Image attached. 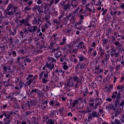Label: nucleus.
Masks as SVG:
<instances>
[{"mask_svg": "<svg viewBox=\"0 0 124 124\" xmlns=\"http://www.w3.org/2000/svg\"><path fill=\"white\" fill-rule=\"evenodd\" d=\"M15 84L16 86L15 87L16 90L22 89L24 86H26V85H25V82L22 81V79H20L19 77H16L15 78Z\"/></svg>", "mask_w": 124, "mask_h": 124, "instance_id": "nucleus-1", "label": "nucleus"}, {"mask_svg": "<svg viewBox=\"0 0 124 124\" xmlns=\"http://www.w3.org/2000/svg\"><path fill=\"white\" fill-rule=\"evenodd\" d=\"M62 9H63L64 11H66V12L70 11V9H71L70 0H65L63 1V3L62 4Z\"/></svg>", "mask_w": 124, "mask_h": 124, "instance_id": "nucleus-2", "label": "nucleus"}, {"mask_svg": "<svg viewBox=\"0 0 124 124\" xmlns=\"http://www.w3.org/2000/svg\"><path fill=\"white\" fill-rule=\"evenodd\" d=\"M28 27L27 28L24 29V32L26 34H28L29 32H31V33L35 32L38 29L37 26H32L31 24H29V26H28Z\"/></svg>", "mask_w": 124, "mask_h": 124, "instance_id": "nucleus-3", "label": "nucleus"}, {"mask_svg": "<svg viewBox=\"0 0 124 124\" xmlns=\"http://www.w3.org/2000/svg\"><path fill=\"white\" fill-rule=\"evenodd\" d=\"M37 94L38 96H41L42 95V91L36 88H31V91L30 92V94L32 96L33 95H35V94Z\"/></svg>", "mask_w": 124, "mask_h": 124, "instance_id": "nucleus-4", "label": "nucleus"}, {"mask_svg": "<svg viewBox=\"0 0 124 124\" xmlns=\"http://www.w3.org/2000/svg\"><path fill=\"white\" fill-rule=\"evenodd\" d=\"M110 55L111 58H113V57H115V58H119V57H120L121 55V52L120 51L117 52L116 49L111 47L110 49Z\"/></svg>", "mask_w": 124, "mask_h": 124, "instance_id": "nucleus-5", "label": "nucleus"}, {"mask_svg": "<svg viewBox=\"0 0 124 124\" xmlns=\"http://www.w3.org/2000/svg\"><path fill=\"white\" fill-rule=\"evenodd\" d=\"M74 80L75 81V89L78 90L80 86H82V82L80 80V78L77 77H74Z\"/></svg>", "mask_w": 124, "mask_h": 124, "instance_id": "nucleus-6", "label": "nucleus"}, {"mask_svg": "<svg viewBox=\"0 0 124 124\" xmlns=\"http://www.w3.org/2000/svg\"><path fill=\"white\" fill-rule=\"evenodd\" d=\"M65 87H69L72 88L75 86V80H74V77L69 78L68 82L65 84Z\"/></svg>", "mask_w": 124, "mask_h": 124, "instance_id": "nucleus-7", "label": "nucleus"}, {"mask_svg": "<svg viewBox=\"0 0 124 124\" xmlns=\"http://www.w3.org/2000/svg\"><path fill=\"white\" fill-rule=\"evenodd\" d=\"M26 80H28L27 85L31 86V83H33L35 80V77L33 76V75L29 74L27 77Z\"/></svg>", "mask_w": 124, "mask_h": 124, "instance_id": "nucleus-8", "label": "nucleus"}, {"mask_svg": "<svg viewBox=\"0 0 124 124\" xmlns=\"http://www.w3.org/2000/svg\"><path fill=\"white\" fill-rule=\"evenodd\" d=\"M50 106H52V107H60L61 106V103L58 101L57 100H52L49 102Z\"/></svg>", "mask_w": 124, "mask_h": 124, "instance_id": "nucleus-9", "label": "nucleus"}, {"mask_svg": "<svg viewBox=\"0 0 124 124\" xmlns=\"http://www.w3.org/2000/svg\"><path fill=\"white\" fill-rule=\"evenodd\" d=\"M49 81V73L46 72L44 74L43 78H42V82L43 84H46Z\"/></svg>", "mask_w": 124, "mask_h": 124, "instance_id": "nucleus-10", "label": "nucleus"}, {"mask_svg": "<svg viewBox=\"0 0 124 124\" xmlns=\"http://www.w3.org/2000/svg\"><path fill=\"white\" fill-rule=\"evenodd\" d=\"M3 114L6 119H9L11 116H13V114L15 115L16 113L13 111H3Z\"/></svg>", "mask_w": 124, "mask_h": 124, "instance_id": "nucleus-11", "label": "nucleus"}, {"mask_svg": "<svg viewBox=\"0 0 124 124\" xmlns=\"http://www.w3.org/2000/svg\"><path fill=\"white\" fill-rule=\"evenodd\" d=\"M25 59V57H21L18 56L17 58V63L19 64V65H20L21 66H24V65H23V63H25V62L22 61V60H24Z\"/></svg>", "mask_w": 124, "mask_h": 124, "instance_id": "nucleus-12", "label": "nucleus"}, {"mask_svg": "<svg viewBox=\"0 0 124 124\" xmlns=\"http://www.w3.org/2000/svg\"><path fill=\"white\" fill-rule=\"evenodd\" d=\"M32 25H41V24H42V19H41V18H39L37 19H36V17H34V19L33 20L32 22Z\"/></svg>", "mask_w": 124, "mask_h": 124, "instance_id": "nucleus-13", "label": "nucleus"}, {"mask_svg": "<svg viewBox=\"0 0 124 124\" xmlns=\"http://www.w3.org/2000/svg\"><path fill=\"white\" fill-rule=\"evenodd\" d=\"M78 1L77 0H70V4L72 8H76L77 5H78Z\"/></svg>", "mask_w": 124, "mask_h": 124, "instance_id": "nucleus-14", "label": "nucleus"}, {"mask_svg": "<svg viewBox=\"0 0 124 124\" xmlns=\"http://www.w3.org/2000/svg\"><path fill=\"white\" fill-rule=\"evenodd\" d=\"M19 23H20V26H24V27H28V26H30L29 21L25 19L21 20L19 21Z\"/></svg>", "mask_w": 124, "mask_h": 124, "instance_id": "nucleus-15", "label": "nucleus"}, {"mask_svg": "<svg viewBox=\"0 0 124 124\" xmlns=\"http://www.w3.org/2000/svg\"><path fill=\"white\" fill-rule=\"evenodd\" d=\"M64 72H65L62 70V68H57L54 71V73L57 74L58 75H62V76H63Z\"/></svg>", "mask_w": 124, "mask_h": 124, "instance_id": "nucleus-16", "label": "nucleus"}, {"mask_svg": "<svg viewBox=\"0 0 124 124\" xmlns=\"http://www.w3.org/2000/svg\"><path fill=\"white\" fill-rule=\"evenodd\" d=\"M33 9H36L37 10L38 13H44V10L42 6L39 5H36L34 6Z\"/></svg>", "mask_w": 124, "mask_h": 124, "instance_id": "nucleus-17", "label": "nucleus"}, {"mask_svg": "<svg viewBox=\"0 0 124 124\" xmlns=\"http://www.w3.org/2000/svg\"><path fill=\"white\" fill-rule=\"evenodd\" d=\"M110 58V54H105V59L102 60V62L104 63V64H105V62L108 64V61H109V59Z\"/></svg>", "mask_w": 124, "mask_h": 124, "instance_id": "nucleus-18", "label": "nucleus"}, {"mask_svg": "<svg viewBox=\"0 0 124 124\" xmlns=\"http://www.w3.org/2000/svg\"><path fill=\"white\" fill-rule=\"evenodd\" d=\"M78 49H81L82 50H84V49H86V46H85V43L83 41H81L77 46Z\"/></svg>", "mask_w": 124, "mask_h": 124, "instance_id": "nucleus-19", "label": "nucleus"}, {"mask_svg": "<svg viewBox=\"0 0 124 124\" xmlns=\"http://www.w3.org/2000/svg\"><path fill=\"white\" fill-rule=\"evenodd\" d=\"M47 61H48V62H50V63H52V64H54V65L57 63V61L53 57H48L47 58Z\"/></svg>", "mask_w": 124, "mask_h": 124, "instance_id": "nucleus-20", "label": "nucleus"}, {"mask_svg": "<svg viewBox=\"0 0 124 124\" xmlns=\"http://www.w3.org/2000/svg\"><path fill=\"white\" fill-rule=\"evenodd\" d=\"M99 67H100V66L99 65L95 66V71H94L95 74H99V73H101V72H103V69H100V72H99Z\"/></svg>", "mask_w": 124, "mask_h": 124, "instance_id": "nucleus-21", "label": "nucleus"}, {"mask_svg": "<svg viewBox=\"0 0 124 124\" xmlns=\"http://www.w3.org/2000/svg\"><path fill=\"white\" fill-rule=\"evenodd\" d=\"M3 73H5L8 72V73H12V71L11 70V68L9 67L3 66Z\"/></svg>", "mask_w": 124, "mask_h": 124, "instance_id": "nucleus-22", "label": "nucleus"}, {"mask_svg": "<svg viewBox=\"0 0 124 124\" xmlns=\"http://www.w3.org/2000/svg\"><path fill=\"white\" fill-rule=\"evenodd\" d=\"M97 100H99V99L95 98L94 100L93 98L91 99L90 101L88 103L89 106H90V107H93V106L94 105V102H95V101H97Z\"/></svg>", "mask_w": 124, "mask_h": 124, "instance_id": "nucleus-23", "label": "nucleus"}, {"mask_svg": "<svg viewBox=\"0 0 124 124\" xmlns=\"http://www.w3.org/2000/svg\"><path fill=\"white\" fill-rule=\"evenodd\" d=\"M99 53H100V58H102L105 55V49H102V47H99Z\"/></svg>", "mask_w": 124, "mask_h": 124, "instance_id": "nucleus-24", "label": "nucleus"}, {"mask_svg": "<svg viewBox=\"0 0 124 124\" xmlns=\"http://www.w3.org/2000/svg\"><path fill=\"white\" fill-rule=\"evenodd\" d=\"M78 62H79V63L80 62H82L87 60V58L83 55L78 56Z\"/></svg>", "mask_w": 124, "mask_h": 124, "instance_id": "nucleus-25", "label": "nucleus"}, {"mask_svg": "<svg viewBox=\"0 0 124 124\" xmlns=\"http://www.w3.org/2000/svg\"><path fill=\"white\" fill-rule=\"evenodd\" d=\"M85 66H86V64L84 63H81V62H78V63L77 65V67H78V68H79V69H83V68H85Z\"/></svg>", "mask_w": 124, "mask_h": 124, "instance_id": "nucleus-26", "label": "nucleus"}, {"mask_svg": "<svg viewBox=\"0 0 124 124\" xmlns=\"http://www.w3.org/2000/svg\"><path fill=\"white\" fill-rule=\"evenodd\" d=\"M117 90H119L118 94L119 93V95H121V92H122L124 93V86L122 85H118L117 86Z\"/></svg>", "mask_w": 124, "mask_h": 124, "instance_id": "nucleus-27", "label": "nucleus"}, {"mask_svg": "<svg viewBox=\"0 0 124 124\" xmlns=\"http://www.w3.org/2000/svg\"><path fill=\"white\" fill-rule=\"evenodd\" d=\"M42 8H43L45 9L44 11V14H47V11H46V9L48 8V4L46 3H42Z\"/></svg>", "mask_w": 124, "mask_h": 124, "instance_id": "nucleus-28", "label": "nucleus"}, {"mask_svg": "<svg viewBox=\"0 0 124 124\" xmlns=\"http://www.w3.org/2000/svg\"><path fill=\"white\" fill-rule=\"evenodd\" d=\"M73 48V46L71 45H66L64 50L69 51V52H71V50Z\"/></svg>", "mask_w": 124, "mask_h": 124, "instance_id": "nucleus-29", "label": "nucleus"}, {"mask_svg": "<svg viewBox=\"0 0 124 124\" xmlns=\"http://www.w3.org/2000/svg\"><path fill=\"white\" fill-rule=\"evenodd\" d=\"M46 65V67H47V68H48V69L50 70L53 69L54 68V64L50 63V62H47Z\"/></svg>", "mask_w": 124, "mask_h": 124, "instance_id": "nucleus-30", "label": "nucleus"}, {"mask_svg": "<svg viewBox=\"0 0 124 124\" xmlns=\"http://www.w3.org/2000/svg\"><path fill=\"white\" fill-rule=\"evenodd\" d=\"M23 1L27 3L29 6H31L33 3V0H23Z\"/></svg>", "mask_w": 124, "mask_h": 124, "instance_id": "nucleus-31", "label": "nucleus"}, {"mask_svg": "<svg viewBox=\"0 0 124 124\" xmlns=\"http://www.w3.org/2000/svg\"><path fill=\"white\" fill-rule=\"evenodd\" d=\"M61 56L62 52L61 51H56V52L54 53V57H56V59H60Z\"/></svg>", "mask_w": 124, "mask_h": 124, "instance_id": "nucleus-32", "label": "nucleus"}, {"mask_svg": "<svg viewBox=\"0 0 124 124\" xmlns=\"http://www.w3.org/2000/svg\"><path fill=\"white\" fill-rule=\"evenodd\" d=\"M119 94V93L118 92L115 91L112 93V95H111V97L112 99H116L117 97H118V95Z\"/></svg>", "mask_w": 124, "mask_h": 124, "instance_id": "nucleus-33", "label": "nucleus"}, {"mask_svg": "<svg viewBox=\"0 0 124 124\" xmlns=\"http://www.w3.org/2000/svg\"><path fill=\"white\" fill-rule=\"evenodd\" d=\"M121 99V95H120V93L118 94L117 98L115 99V105H119L120 104V99Z\"/></svg>", "mask_w": 124, "mask_h": 124, "instance_id": "nucleus-34", "label": "nucleus"}, {"mask_svg": "<svg viewBox=\"0 0 124 124\" xmlns=\"http://www.w3.org/2000/svg\"><path fill=\"white\" fill-rule=\"evenodd\" d=\"M60 0H51L49 2L50 6H52L53 3H54V4H58Z\"/></svg>", "mask_w": 124, "mask_h": 124, "instance_id": "nucleus-35", "label": "nucleus"}, {"mask_svg": "<svg viewBox=\"0 0 124 124\" xmlns=\"http://www.w3.org/2000/svg\"><path fill=\"white\" fill-rule=\"evenodd\" d=\"M81 4L80 6H81L82 8H84V7L88 6V5H87V0H81Z\"/></svg>", "mask_w": 124, "mask_h": 124, "instance_id": "nucleus-36", "label": "nucleus"}, {"mask_svg": "<svg viewBox=\"0 0 124 124\" xmlns=\"http://www.w3.org/2000/svg\"><path fill=\"white\" fill-rule=\"evenodd\" d=\"M91 114L93 118H98L99 117V114L94 110L92 111Z\"/></svg>", "mask_w": 124, "mask_h": 124, "instance_id": "nucleus-37", "label": "nucleus"}, {"mask_svg": "<svg viewBox=\"0 0 124 124\" xmlns=\"http://www.w3.org/2000/svg\"><path fill=\"white\" fill-rule=\"evenodd\" d=\"M31 6H27L26 7H24V10H23V12L25 13H28V11H31Z\"/></svg>", "mask_w": 124, "mask_h": 124, "instance_id": "nucleus-38", "label": "nucleus"}, {"mask_svg": "<svg viewBox=\"0 0 124 124\" xmlns=\"http://www.w3.org/2000/svg\"><path fill=\"white\" fill-rule=\"evenodd\" d=\"M24 62L25 65H27L26 62H27L28 63H30V62H31V58H26L24 60Z\"/></svg>", "mask_w": 124, "mask_h": 124, "instance_id": "nucleus-39", "label": "nucleus"}, {"mask_svg": "<svg viewBox=\"0 0 124 124\" xmlns=\"http://www.w3.org/2000/svg\"><path fill=\"white\" fill-rule=\"evenodd\" d=\"M57 111H54V110H52L50 112V118H53V117H56Z\"/></svg>", "mask_w": 124, "mask_h": 124, "instance_id": "nucleus-40", "label": "nucleus"}, {"mask_svg": "<svg viewBox=\"0 0 124 124\" xmlns=\"http://www.w3.org/2000/svg\"><path fill=\"white\" fill-rule=\"evenodd\" d=\"M11 8H13V5L10 4L8 5V7L6 8V10L4 11L5 12H7L9 11Z\"/></svg>", "mask_w": 124, "mask_h": 124, "instance_id": "nucleus-41", "label": "nucleus"}, {"mask_svg": "<svg viewBox=\"0 0 124 124\" xmlns=\"http://www.w3.org/2000/svg\"><path fill=\"white\" fill-rule=\"evenodd\" d=\"M62 67L64 70H67V69H68V66H67V64H66V62H64L62 63Z\"/></svg>", "mask_w": 124, "mask_h": 124, "instance_id": "nucleus-42", "label": "nucleus"}, {"mask_svg": "<svg viewBox=\"0 0 124 124\" xmlns=\"http://www.w3.org/2000/svg\"><path fill=\"white\" fill-rule=\"evenodd\" d=\"M6 13V15H8L9 16H13L14 15V12L13 11H7V12H5Z\"/></svg>", "mask_w": 124, "mask_h": 124, "instance_id": "nucleus-43", "label": "nucleus"}, {"mask_svg": "<svg viewBox=\"0 0 124 124\" xmlns=\"http://www.w3.org/2000/svg\"><path fill=\"white\" fill-rule=\"evenodd\" d=\"M123 68H124V67L122 66L121 64H118L116 66V69L117 71H119V70H121Z\"/></svg>", "mask_w": 124, "mask_h": 124, "instance_id": "nucleus-44", "label": "nucleus"}, {"mask_svg": "<svg viewBox=\"0 0 124 124\" xmlns=\"http://www.w3.org/2000/svg\"><path fill=\"white\" fill-rule=\"evenodd\" d=\"M1 109H8V104H2L0 107Z\"/></svg>", "mask_w": 124, "mask_h": 124, "instance_id": "nucleus-45", "label": "nucleus"}, {"mask_svg": "<svg viewBox=\"0 0 124 124\" xmlns=\"http://www.w3.org/2000/svg\"><path fill=\"white\" fill-rule=\"evenodd\" d=\"M79 17H80V19H79V24L81 25L82 22H84V16L80 15Z\"/></svg>", "mask_w": 124, "mask_h": 124, "instance_id": "nucleus-46", "label": "nucleus"}, {"mask_svg": "<svg viewBox=\"0 0 124 124\" xmlns=\"http://www.w3.org/2000/svg\"><path fill=\"white\" fill-rule=\"evenodd\" d=\"M11 122V119L9 118H7V119L4 120V124H10Z\"/></svg>", "mask_w": 124, "mask_h": 124, "instance_id": "nucleus-47", "label": "nucleus"}, {"mask_svg": "<svg viewBox=\"0 0 124 124\" xmlns=\"http://www.w3.org/2000/svg\"><path fill=\"white\" fill-rule=\"evenodd\" d=\"M17 33V30L16 29L14 30V32L12 31H10L9 34L11 35H13V36H15V35Z\"/></svg>", "mask_w": 124, "mask_h": 124, "instance_id": "nucleus-48", "label": "nucleus"}, {"mask_svg": "<svg viewBox=\"0 0 124 124\" xmlns=\"http://www.w3.org/2000/svg\"><path fill=\"white\" fill-rule=\"evenodd\" d=\"M45 73V72L43 71L42 72L40 73L39 74V80L42 79V78H43V76H44Z\"/></svg>", "mask_w": 124, "mask_h": 124, "instance_id": "nucleus-49", "label": "nucleus"}, {"mask_svg": "<svg viewBox=\"0 0 124 124\" xmlns=\"http://www.w3.org/2000/svg\"><path fill=\"white\" fill-rule=\"evenodd\" d=\"M95 5L96 6H102V1L101 0H98Z\"/></svg>", "mask_w": 124, "mask_h": 124, "instance_id": "nucleus-50", "label": "nucleus"}, {"mask_svg": "<svg viewBox=\"0 0 124 124\" xmlns=\"http://www.w3.org/2000/svg\"><path fill=\"white\" fill-rule=\"evenodd\" d=\"M9 43L11 45H12L13 44V43L14 42V38H12L11 36L9 39Z\"/></svg>", "mask_w": 124, "mask_h": 124, "instance_id": "nucleus-51", "label": "nucleus"}, {"mask_svg": "<svg viewBox=\"0 0 124 124\" xmlns=\"http://www.w3.org/2000/svg\"><path fill=\"white\" fill-rule=\"evenodd\" d=\"M46 123L48 124H55V121L51 119H48Z\"/></svg>", "mask_w": 124, "mask_h": 124, "instance_id": "nucleus-52", "label": "nucleus"}, {"mask_svg": "<svg viewBox=\"0 0 124 124\" xmlns=\"http://www.w3.org/2000/svg\"><path fill=\"white\" fill-rule=\"evenodd\" d=\"M106 108H108V110H111V109H114V105L112 104H109L108 106Z\"/></svg>", "mask_w": 124, "mask_h": 124, "instance_id": "nucleus-53", "label": "nucleus"}, {"mask_svg": "<svg viewBox=\"0 0 124 124\" xmlns=\"http://www.w3.org/2000/svg\"><path fill=\"white\" fill-rule=\"evenodd\" d=\"M93 115H92V113H89V116L88 117V122H90L93 120Z\"/></svg>", "mask_w": 124, "mask_h": 124, "instance_id": "nucleus-54", "label": "nucleus"}, {"mask_svg": "<svg viewBox=\"0 0 124 124\" xmlns=\"http://www.w3.org/2000/svg\"><path fill=\"white\" fill-rule=\"evenodd\" d=\"M15 14L17 18H21V13L20 12H15Z\"/></svg>", "mask_w": 124, "mask_h": 124, "instance_id": "nucleus-55", "label": "nucleus"}, {"mask_svg": "<svg viewBox=\"0 0 124 124\" xmlns=\"http://www.w3.org/2000/svg\"><path fill=\"white\" fill-rule=\"evenodd\" d=\"M78 100H76L75 101H74L72 103V107H75V106H76V104H77V103H78Z\"/></svg>", "mask_w": 124, "mask_h": 124, "instance_id": "nucleus-56", "label": "nucleus"}, {"mask_svg": "<svg viewBox=\"0 0 124 124\" xmlns=\"http://www.w3.org/2000/svg\"><path fill=\"white\" fill-rule=\"evenodd\" d=\"M25 32H23L22 31H21L20 32H19V35H20V36H21V37L22 38H24V37H26V36H25Z\"/></svg>", "mask_w": 124, "mask_h": 124, "instance_id": "nucleus-57", "label": "nucleus"}, {"mask_svg": "<svg viewBox=\"0 0 124 124\" xmlns=\"http://www.w3.org/2000/svg\"><path fill=\"white\" fill-rule=\"evenodd\" d=\"M49 25L50 26H51V22H49V21L47 20L46 21V23L45 24V26L46 28H49Z\"/></svg>", "mask_w": 124, "mask_h": 124, "instance_id": "nucleus-58", "label": "nucleus"}, {"mask_svg": "<svg viewBox=\"0 0 124 124\" xmlns=\"http://www.w3.org/2000/svg\"><path fill=\"white\" fill-rule=\"evenodd\" d=\"M116 8H112V10L111 11V13H113V14L115 15V14H117L118 13V12H117Z\"/></svg>", "mask_w": 124, "mask_h": 124, "instance_id": "nucleus-59", "label": "nucleus"}, {"mask_svg": "<svg viewBox=\"0 0 124 124\" xmlns=\"http://www.w3.org/2000/svg\"><path fill=\"white\" fill-rule=\"evenodd\" d=\"M59 111L60 112V113L61 114V115H62L64 111V108H61L59 109Z\"/></svg>", "mask_w": 124, "mask_h": 124, "instance_id": "nucleus-60", "label": "nucleus"}, {"mask_svg": "<svg viewBox=\"0 0 124 124\" xmlns=\"http://www.w3.org/2000/svg\"><path fill=\"white\" fill-rule=\"evenodd\" d=\"M82 93H89V90L87 87H86L82 91Z\"/></svg>", "mask_w": 124, "mask_h": 124, "instance_id": "nucleus-61", "label": "nucleus"}, {"mask_svg": "<svg viewBox=\"0 0 124 124\" xmlns=\"http://www.w3.org/2000/svg\"><path fill=\"white\" fill-rule=\"evenodd\" d=\"M105 91H106L107 93H110V92H112L108 87L106 86L105 88Z\"/></svg>", "mask_w": 124, "mask_h": 124, "instance_id": "nucleus-62", "label": "nucleus"}, {"mask_svg": "<svg viewBox=\"0 0 124 124\" xmlns=\"http://www.w3.org/2000/svg\"><path fill=\"white\" fill-rule=\"evenodd\" d=\"M120 4V8H121V9H122V10H124V3H119Z\"/></svg>", "mask_w": 124, "mask_h": 124, "instance_id": "nucleus-63", "label": "nucleus"}, {"mask_svg": "<svg viewBox=\"0 0 124 124\" xmlns=\"http://www.w3.org/2000/svg\"><path fill=\"white\" fill-rule=\"evenodd\" d=\"M114 122L116 124H120L122 123V122H121V121L118 119H115Z\"/></svg>", "mask_w": 124, "mask_h": 124, "instance_id": "nucleus-64", "label": "nucleus"}]
</instances>
